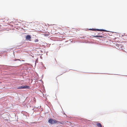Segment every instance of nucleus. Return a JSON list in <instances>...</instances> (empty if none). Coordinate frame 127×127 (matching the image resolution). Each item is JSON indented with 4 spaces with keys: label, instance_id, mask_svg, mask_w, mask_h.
I'll use <instances>...</instances> for the list:
<instances>
[{
    "label": "nucleus",
    "instance_id": "obj_1",
    "mask_svg": "<svg viewBox=\"0 0 127 127\" xmlns=\"http://www.w3.org/2000/svg\"><path fill=\"white\" fill-rule=\"evenodd\" d=\"M48 122L51 124H53L56 123L57 124H63L64 123L63 122L57 121L55 119H53L51 118H50Z\"/></svg>",
    "mask_w": 127,
    "mask_h": 127
},
{
    "label": "nucleus",
    "instance_id": "obj_2",
    "mask_svg": "<svg viewBox=\"0 0 127 127\" xmlns=\"http://www.w3.org/2000/svg\"><path fill=\"white\" fill-rule=\"evenodd\" d=\"M26 39L27 40H30V39L31 38V36L30 35H27L26 37Z\"/></svg>",
    "mask_w": 127,
    "mask_h": 127
},
{
    "label": "nucleus",
    "instance_id": "obj_3",
    "mask_svg": "<svg viewBox=\"0 0 127 127\" xmlns=\"http://www.w3.org/2000/svg\"><path fill=\"white\" fill-rule=\"evenodd\" d=\"M95 31H103L104 32H108V31L105 30L103 29H95Z\"/></svg>",
    "mask_w": 127,
    "mask_h": 127
},
{
    "label": "nucleus",
    "instance_id": "obj_4",
    "mask_svg": "<svg viewBox=\"0 0 127 127\" xmlns=\"http://www.w3.org/2000/svg\"><path fill=\"white\" fill-rule=\"evenodd\" d=\"M30 88V87L29 86H24V89H29Z\"/></svg>",
    "mask_w": 127,
    "mask_h": 127
},
{
    "label": "nucleus",
    "instance_id": "obj_5",
    "mask_svg": "<svg viewBox=\"0 0 127 127\" xmlns=\"http://www.w3.org/2000/svg\"><path fill=\"white\" fill-rule=\"evenodd\" d=\"M96 125L98 127H102V125L100 123H98Z\"/></svg>",
    "mask_w": 127,
    "mask_h": 127
},
{
    "label": "nucleus",
    "instance_id": "obj_6",
    "mask_svg": "<svg viewBox=\"0 0 127 127\" xmlns=\"http://www.w3.org/2000/svg\"><path fill=\"white\" fill-rule=\"evenodd\" d=\"M18 89H24V86H19L17 88Z\"/></svg>",
    "mask_w": 127,
    "mask_h": 127
},
{
    "label": "nucleus",
    "instance_id": "obj_7",
    "mask_svg": "<svg viewBox=\"0 0 127 127\" xmlns=\"http://www.w3.org/2000/svg\"><path fill=\"white\" fill-rule=\"evenodd\" d=\"M89 30L93 31H95V29H89Z\"/></svg>",
    "mask_w": 127,
    "mask_h": 127
},
{
    "label": "nucleus",
    "instance_id": "obj_8",
    "mask_svg": "<svg viewBox=\"0 0 127 127\" xmlns=\"http://www.w3.org/2000/svg\"><path fill=\"white\" fill-rule=\"evenodd\" d=\"M14 61H18L19 62H20V60L19 59H15V60H14Z\"/></svg>",
    "mask_w": 127,
    "mask_h": 127
},
{
    "label": "nucleus",
    "instance_id": "obj_9",
    "mask_svg": "<svg viewBox=\"0 0 127 127\" xmlns=\"http://www.w3.org/2000/svg\"><path fill=\"white\" fill-rule=\"evenodd\" d=\"M38 40L37 39H35L34 40V41L35 42H38Z\"/></svg>",
    "mask_w": 127,
    "mask_h": 127
},
{
    "label": "nucleus",
    "instance_id": "obj_10",
    "mask_svg": "<svg viewBox=\"0 0 127 127\" xmlns=\"http://www.w3.org/2000/svg\"><path fill=\"white\" fill-rule=\"evenodd\" d=\"M95 36V37H101V36H100L96 35V36Z\"/></svg>",
    "mask_w": 127,
    "mask_h": 127
},
{
    "label": "nucleus",
    "instance_id": "obj_11",
    "mask_svg": "<svg viewBox=\"0 0 127 127\" xmlns=\"http://www.w3.org/2000/svg\"><path fill=\"white\" fill-rule=\"evenodd\" d=\"M2 66H6V65H3Z\"/></svg>",
    "mask_w": 127,
    "mask_h": 127
}]
</instances>
